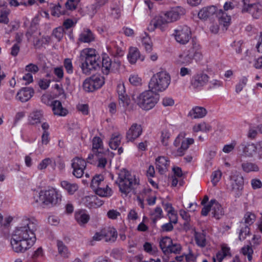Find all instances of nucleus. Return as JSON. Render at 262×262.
<instances>
[{
  "instance_id": "bb28decb",
  "label": "nucleus",
  "mask_w": 262,
  "mask_h": 262,
  "mask_svg": "<svg viewBox=\"0 0 262 262\" xmlns=\"http://www.w3.org/2000/svg\"><path fill=\"white\" fill-rule=\"evenodd\" d=\"M93 191L96 194L101 197H108L112 194V190L106 183Z\"/></svg>"
},
{
  "instance_id": "c85d7f7f",
  "label": "nucleus",
  "mask_w": 262,
  "mask_h": 262,
  "mask_svg": "<svg viewBox=\"0 0 262 262\" xmlns=\"http://www.w3.org/2000/svg\"><path fill=\"white\" fill-rule=\"evenodd\" d=\"M230 183L232 189H238L243 184V179L239 175L234 174L230 177Z\"/></svg>"
},
{
  "instance_id": "72a5a7b5",
  "label": "nucleus",
  "mask_w": 262,
  "mask_h": 262,
  "mask_svg": "<svg viewBox=\"0 0 262 262\" xmlns=\"http://www.w3.org/2000/svg\"><path fill=\"white\" fill-rule=\"evenodd\" d=\"M121 139V137L119 133H116L113 134L109 142L111 148L114 150L116 149L120 144Z\"/></svg>"
},
{
  "instance_id": "f704fd0d",
  "label": "nucleus",
  "mask_w": 262,
  "mask_h": 262,
  "mask_svg": "<svg viewBox=\"0 0 262 262\" xmlns=\"http://www.w3.org/2000/svg\"><path fill=\"white\" fill-rule=\"evenodd\" d=\"M194 239L196 245L203 248L206 245V235L203 232H194Z\"/></svg>"
},
{
  "instance_id": "2f4dec72",
  "label": "nucleus",
  "mask_w": 262,
  "mask_h": 262,
  "mask_svg": "<svg viewBox=\"0 0 262 262\" xmlns=\"http://www.w3.org/2000/svg\"><path fill=\"white\" fill-rule=\"evenodd\" d=\"M127 57L130 63H135L137 60L140 57V53L139 50L136 47L130 48Z\"/></svg>"
},
{
  "instance_id": "aec40b11",
  "label": "nucleus",
  "mask_w": 262,
  "mask_h": 262,
  "mask_svg": "<svg viewBox=\"0 0 262 262\" xmlns=\"http://www.w3.org/2000/svg\"><path fill=\"white\" fill-rule=\"evenodd\" d=\"M218 9L214 6L204 7L198 13V17L201 19L205 20L208 18L215 15H216Z\"/></svg>"
},
{
  "instance_id": "dca6fc26",
  "label": "nucleus",
  "mask_w": 262,
  "mask_h": 262,
  "mask_svg": "<svg viewBox=\"0 0 262 262\" xmlns=\"http://www.w3.org/2000/svg\"><path fill=\"white\" fill-rule=\"evenodd\" d=\"M185 13V9L181 7H176L166 12L170 23L179 19Z\"/></svg>"
},
{
  "instance_id": "423d86ee",
  "label": "nucleus",
  "mask_w": 262,
  "mask_h": 262,
  "mask_svg": "<svg viewBox=\"0 0 262 262\" xmlns=\"http://www.w3.org/2000/svg\"><path fill=\"white\" fill-rule=\"evenodd\" d=\"M170 82V76L165 72H160L151 78L148 88L154 92H161L167 88Z\"/></svg>"
},
{
  "instance_id": "ea45409f",
  "label": "nucleus",
  "mask_w": 262,
  "mask_h": 262,
  "mask_svg": "<svg viewBox=\"0 0 262 262\" xmlns=\"http://www.w3.org/2000/svg\"><path fill=\"white\" fill-rule=\"evenodd\" d=\"M243 170L246 172H250L252 171H257L259 170V168L255 164L246 162L242 164Z\"/></svg>"
},
{
  "instance_id": "4be33fe9",
  "label": "nucleus",
  "mask_w": 262,
  "mask_h": 262,
  "mask_svg": "<svg viewBox=\"0 0 262 262\" xmlns=\"http://www.w3.org/2000/svg\"><path fill=\"white\" fill-rule=\"evenodd\" d=\"M82 203L89 208H97L102 205V202L96 195L86 196L83 198Z\"/></svg>"
},
{
  "instance_id": "bf43d9fd",
  "label": "nucleus",
  "mask_w": 262,
  "mask_h": 262,
  "mask_svg": "<svg viewBox=\"0 0 262 262\" xmlns=\"http://www.w3.org/2000/svg\"><path fill=\"white\" fill-rule=\"evenodd\" d=\"M236 143L235 141H233L229 144H226L223 148V151L225 153L228 154L233 150Z\"/></svg>"
},
{
  "instance_id": "052dcab7",
  "label": "nucleus",
  "mask_w": 262,
  "mask_h": 262,
  "mask_svg": "<svg viewBox=\"0 0 262 262\" xmlns=\"http://www.w3.org/2000/svg\"><path fill=\"white\" fill-rule=\"evenodd\" d=\"M108 0H96L95 4L91 6L93 13L96 12V8H100L107 3Z\"/></svg>"
},
{
  "instance_id": "79ce46f5",
  "label": "nucleus",
  "mask_w": 262,
  "mask_h": 262,
  "mask_svg": "<svg viewBox=\"0 0 262 262\" xmlns=\"http://www.w3.org/2000/svg\"><path fill=\"white\" fill-rule=\"evenodd\" d=\"M52 89L56 97L62 96L63 97H66V94L62 84L55 83L52 86Z\"/></svg>"
},
{
  "instance_id": "cd10ccee",
  "label": "nucleus",
  "mask_w": 262,
  "mask_h": 262,
  "mask_svg": "<svg viewBox=\"0 0 262 262\" xmlns=\"http://www.w3.org/2000/svg\"><path fill=\"white\" fill-rule=\"evenodd\" d=\"M249 11L254 17L258 18L262 12V6L259 4H250L246 9V12Z\"/></svg>"
},
{
  "instance_id": "20e7f679",
  "label": "nucleus",
  "mask_w": 262,
  "mask_h": 262,
  "mask_svg": "<svg viewBox=\"0 0 262 262\" xmlns=\"http://www.w3.org/2000/svg\"><path fill=\"white\" fill-rule=\"evenodd\" d=\"M62 195L58 190L54 187H49L48 189L40 191L38 199L36 200L45 205H55L61 202Z\"/></svg>"
},
{
  "instance_id": "ddd939ff",
  "label": "nucleus",
  "mask_w": 262,
  "mask_h": 262,
  "mask_svg": "<svg viewBox=\"0 0 262 262\" xmlns=\"http://www.w3.org/2000/svg\"><path fill=\"white\" fill-rule=\"evenodd\" d=\"M72 167L73 169V175L78 178H81L86 167V162L80 157H75L72 160Z\"/></svg>"
},
{
  "instance_id": "37998d69",
  "label": "nucleus",
  "mask_w": 262,
  "mask_h": 262,
  "mask_svg": "<svg viewBox=\"0 0 262 262\" xmlns=\"http://www.w3.org/2000/svg\"><path fill=\"white\" fill-rule=\"evenodd\" d=\"M150 215L152 220L155 222L157 220L163 217V210L160 207H157L150 213Z\"/></svg>"
},
{
  "instance_id": "2eb2a0df",
  "label": "nucleus",
  "mask_w": 262,
  "mask_h": 262,
  "mask_svg": "<svg viewBox=\"0 0 262 262\" xmlns=\"http://www.w3.org/2000/svg\"><path fill=\"white\" fill-rule=\"evenodd\" d=\"M142 133V128L141 125L134 123L126 132V138L127 141L133 142L139 138Z\"/></svg>"
},
{
  "instance_id": "774afa93",
  "label": "nucleus",
  "mask_w": 262,
  "mask_h": 262,
  "mask_svg": "<svg viewBox=\"0 0 262 262\" xmlns=\"http://www.w3.org/2000/svg\"><path fill=\"white\" fill-rule=\"evenodd\" d=\"M162 103L165 107L171 106L174 103V100L169 97H165L162 99Z\"/></svg>"
},
{
  "instance_id": "a19ab883",
  "label": "nucleus",
  "mask_w": 262,
  "mask_h": 262,
  "mask_svg": "<svg viewBox=\"0 0 262 262\" xmlns=\"http://www.w3.org/2000/svg\"><path fill=\"white\" fill-rule=\"evenodd\" d=\"M128 80L129 83L134 86H140L142 83V78L136 73L130 74Z\"/></svg>"
},
{
  "instance_id": "1a4fd4ad",
  "label": "nucleus",
  "mask_w": 262,
  "mask_h": 262,
  "mask_svg": "<svg viewBox=\"0 0 262 262\" xmlns=\"http://www.w3.org/2000/svg\"><path fill=\"white\" fill-rule=\"evenodd\" d=\"M172 36L178 44L185 45L191 38V31L186 25H179L173 30Z\"/></svg>"
},
{
  "instance_id": "69168bd1",
  "label": "nucleus",
  "mask_w": 262,
  "mask_h": 262,
  "mask_svg": "<svg viewBox=\"0 0 262 262\" xmlns=\"http://www.w3.org/2000/svg\"><path fill=\"white\" fill-rule=\"evenodd\" d=\"M144 250L147 253L153 254L155 252L156 248L153 247L152 244L148 242H146L143 245Z\"/></svg>"
},
{
  "instance_id": "c03bdc74",
  "label": "nucleus",
  "mask_w": 262,
  "mask_h": 262,
  "mask_svg": "<svg viewBox=\"0 0 262 262\" xmlns=\"http://www.w3.org/2000/svg\"><path fill=\"white\" fill-rule=\"evenodd\" d=\"M10 13L9 9L2 10L0 11V24L7 25L9 23L8 15Z\"/></svg>"
},
{
  "instance_id": "6ab92c4d",
  "label": "nucleus",
  "mask_w": 262,
  "mask_h": 262,
  "mask_svg": "<svg viewBox=\"0 0 262 262\" xmlns=\"http://www.w3.org/2000/svg\"><path fill=\"white\" fill-rule=\"evenodd\" d=\"M34 90L31 88H25L20 90L17 93L16 98L23 102H27L33 96Z\"/></svg>"
},
{
  "instance_id": "4c0bfd02",
  "label": "nucleus",
  "mask_w": 262,
  "mask_h": 262,
  "mask_svg": "<svg viewBox=\"0 0 262 262\" xmlns=\"http://www.w3.org/2000/svg\"><path fill=\"white\" fill-rule=\"evenodd\" d=\"M42 114L39 111L34 112L29 116V122L31 124L35 125L40 122Z\"/></svg>"
},
{
  "instance_id": "393cba45",
  "label": "nucleus",
  "mask_w": 262,
  "mask_h": 262,
  "mask_svg": "<svg viewBox=\"0 0 262 262\" xmlns=\"http://www.w3.org/2000/svg\"><path fill=\"white\" fill-rule=\"evenodd\" d=\"M207 114L206 110L200 106L193 107L189 113V115L193 119L201 118L205 117Z\"/></svg>"
},
{
  "instance_id": "49530a36",
  "label": "nucleus",
  "mask_w": 262,
  "mask_h": 262,
  "mask_svg": "<svg viewBox=\"0 0 262 262\" xmlns=\"http://www.w3.org/2000/svg\"><path fill=\"white\" fill-rule=\"evenodd\" d=\"M171 240L172 239L168 236L163 237L160 239L159 241V246L163 252L166 247L171 244Z\"/></svg>"
},
{
  "instance_id": "5fc2aeb1",
  "label": "nucleus",
  "mask_w": 262,
  "mask_h": 262,
  "mask_svg": "<svg viewBox=\"0 0 262 262\" xmlns=\"http://www.w3.org/2000/svg\"><path fill=\"white\" fill-rule=\"evenodd\" d=\"M117 92L118 93V96L126 94L124 83L121 79H120L118 82Z\"/></svg>"
},
{
  "instance_id": "864d4df0",
  "label": "nucleus",
  "mask_w": 262,
  "mask_h": 262,
  "mask_svg": "<svg viewBox=\"0 0 262 262\" xmlns=\"http://www.w3.org/2000/svg\"><path fill=\"white\" fill-rule=\"evenodd\" d=\"M256 219L254 214L250 212H247L244 216V220L246 223L251 225L254 223Z\"/></svg>"
},
{
  "instance_id": "f03ea898",
  "label": "nucleus",
  "mask_w": 262,
  "mask_h": 262,
  "mask_svg": "<svg viewBox=\"0 0 262 262\" xmlns=\"http://www.w3.org/2000/svg\"><path fill=\"white\" fill-rule=\"evenodd\" d=\"M81 62V69L83 74L89 75L99 67V57L96 50L93 48H85L79 54Z\"/></svg>"
},
{
  "instance_id": "b1692460",
  "label": "nucleus",
  "mask_w": 262,
  "mask_h": 262,
  "mask_svg": "<svg viewBox=\"0 0 262 262\" xmlns=\"http://www.w3.org/2000/svg\"><path fill=\"white\" fill-rule=\"evenodd\" d=\"M78 40L81 42L90 43L94 41L95 36L90 29H86L80 33Z\"/></svg>"
},
{
  "instance_id": "603ef678",
  "label": "nucleus",
  "mask_w": 262,
  "mask_h": 262,
  "mask_svg": "<svg viewBox=\"0 0 262 262\" xmlns=\"http://www.w3.org/2000/svg\"><path fill=\"white\" fill-rule=\"evenodd\" d=\"M52 163V160L49 158H46L42 160L38 165L37 168L39 170H42L46 169L48 165Z\"/></svg>"
},
{
  "instance_id": "6e6d98bb",
  "label": "nucleus",
  "mask_w": 262,
  "mask_h": 262,
  "mask_svg": "<svg viewBox=\"0 0 262 262\" xmlns=\"http://www.w3.org/2000/svg\"><path fill=\"white\" fill-rule=\"evenodd\" d=\"M222 177V172L220 170L214 171L212 174L211 182L215 186L220 181Z\"/></svg>"
},
{
  "instance_id": "9d476101",
  "label": "nucleus",
  "mask_w": 262,
  "mask_h": 262,
  "mask_svg": "<svg viewBox=\"0 0 262 262\" xmlns=\"http://www.w3.org/2000/svg\"><path fill=\"white\" fill-rule=\"evenodd\" d=\"M105 82L104 78L100 75H93L87 78L83 82V89L87 92H92L100 89Z\"/></svg>"
},
{
  "instance_id": "680f3d73",
  "label": "nucleus",
  "mask_w": 262,
  "mask_h": 262,
  "mask_svg": "<svg viewBox=\"0 0 262 262\" xmlns=\"http://www.w3.org/2000/svg\"><path fill=\"white\" fill-rule=\"evenodd\" d=\"M247 82V79L246 77H243L239 83L236 85L235 91L237 93H239L244 88V87L246 85Z\"/></svg>"
},
{
  "instance_id": "e433bc0d",
  "label": "nucleus",
  "mask_w": 262,
  "mask_h": 262,
  "mask_svg": "<svg viewBox=\"0 0 262 262\" xmlns=\"http://www.w3.org/2000/svg\"><path fill=\"white\" fill-rule=\"evenodd\" d=\"M106 182L104 181L103 177L101 175H97L93 178L91 181V187L94 190L100 186H102Z\"/></svg>"
},
{
  "instance_id": "a211bd4d",
  "label": "nucleus",
  "mask_w": 262,
  "mask_h": 262,
  "mask_svg": "<svg viewBox=\"0 0 262 262\" xmlns=\"http://www.w3.org/2000/svg\"><path fill=\"white\" fill-rule=\"evenodd\" d=\"M209 77L206 74H198L193 76L191 84L194 88H198L205 85L209 81Z\"/></svg>"
},
{
  "instance_id": "6e6552de",
  "label": "nucleus",
  "mask_w": 262,
  "mask_h": 262,
  "mask_svg": "<svg viewBox=\"0 0 262 262\" xmlns=\"http://www.w3.org/2000/svg\"><path fill=\"white\" fill-rule=\"evenodd\" d=\"M186 134L185 132L181 133L175 139L173 145L176 149H173L172 154L174 156H183L190 145L194 143L192 138H186Z\"/></svg>"
},
{
  "instance_id": "4468645a",
  "label": "nucleus",
  "mask_w": 262,
  "mask_h": 262,
  "mask_svg": "<svg viewBox=\"0 0 262 262\" xmlns=\"http://www.w3.org/2000/svg\"><path fill=\"white\" fill-rule=\"evenodd\" d=\"M119 64L113 62L108 57H103L102 62V72L103 74L107 75L110 73L118 70Z\"/></svg>"
},
{
  "instance_id": "4d7b16f0",
  "label": "nucleus",
  "mask_w": 262,
  "mask_h": 262,
  "mask_svg": "<svg viewBox=\"0 0 262 262\" xmlns=\"http://www.w3.org/2000/svg\"><path fill=\"white\" fill-rule=\"evenodd\" d=\"M210 31L213 34H216L219 31V26L216 22L211 20L208 25Z\"/></svg>"
},
{
  "instance_id": "f257e3e1",
  "label": "nucleus",
  "mask_w": 262,
  "mask_h": 262,
  "mask_svg": "<svg viewBox=\"0 0 262 262\" xmlns=\"http://www.w3.org/2000/svg\"><path fill=\"white\" fill-rule=\"evenodd\" d=\"M37 222L34 219H25L20 226L14 231L11 239L13 250L17 253L24 252L35 244Z\"/></svg>"
},
{
  "instance_id": "8fccbe9b",
  "label": "nucleus",
  "mask_w": 262,
  "mask_h": 262,
  "mask_svg": "<svg viewBox=\"0 0 262 262\" xmlns=\"http://www.w3.org/2000/svg\"><path fill=\"white\" fill-rule=\"evenodd\" d=\"M63 66L68 74H71L73 73V66L71 59H64L63 61Z\"/></svg>"
},
{
  "instance_id": "09e8293b",
  "label": "nucleus",
  "mask_w": 262,
  "mask_h": 262,
  "mask_svg": "<svg viewBox=\"0 0 262 262\" xmlns=\"http://www.w3.org/2000/svg\"><path fill=\"white\" fill-rule=\"evenodd\" d=\"M130 100L128 95L126 94L119 96V103L123 107H126L129 105Z\"/></svg>"
},
{
  "instance_id": "473e14b6",
  "label": "nucleus",
  "mask_w": 262,
  "mask_h": 262,
  "mask_svg": "<svg viewBox=\"0 0 262 262\" xmlns=\"http://www.w3.org/2000/svg\"><path fill=\"white\" fill-rule=\"evenodd\" d=\"M75 217L76 221L80 225L86 224L90 220L89 215L82 211L76 212Z\"/></svg>"
},
{
  "instance_id": "5701e85b",
  "label": "nucleus",
  "mask_w": 262,
  "mask_h": 262,
  "mask_svg": "<svg viewBox=\"0 0 262 262\" xmlns=\"http://www.w3.org/2000/svg\"><path fill=\"white\" fill-rule=\"evenodd\" d=\"M51 106L54 115L59 116H65L68 114V110L64 107L59 100L52 102Z\"/></svg>"
},
{
  "instance_id": "13d9d810",
  "label": "nucleus",
  "mask_w": 262,
  "mask_h": 262,
  "mask_svg": "<svg viewBox=\"0 0 262 262\" xmlns=\"http://www.w3.org/2000/svg\"><path fill=\"white\" fill-rule=\"evenodd\" d=\"M219 251L225 254V256L231 257L230 248L226 244L223 243L221 245V250Z\"/></svg>"
},
{
  "instance_id": "f3484780",
  "label": "nucleus",
  "mask_w": 262,
  "mask_h": 262,
  "mask_svg": "<svg viewBox=\"0 0 262 262\" xmlns=\"http://www.w3.org/2000/svg\"><path fill=\"white\" fill-rule=\"evenodd\" d=\"M216 17L217 18L219 24L226 30L230 25L231 17L222 9H218Z\"/></svg>"
},
{
  "instance_id": "3c124183",
  "label": "nucleus",
  "mask_w": 262,
  "mask_h": 262,
  "mask_svg": "<svg viewBox=\"0 0 262 262\" xmlns=\"http://www.w3.org/2000/svg\"><path fill=\"white\" fill-rule=\"evenodd\" d=\"M25 71L32 74H36L39 71L38 67L33 63H30L25 67Z\"/></svg>"
},
{
  "instance_id": "c756f323",
  "label": "nucleus",
  "mask_w": 262,
  "mask_h": 262,
  "mask_svg": "<svg viewBox=\"0 0 262 262\" xmlns=\"http://www.w3.org/2000/svg\"><path fill=\"white\" fill-rule=\"evenodd\" d=\"M257 146L254 144H248L243 149V155L247 157H252L257 154Z\"/></svg>"
},
{
  "instance_id": "de8ad7c7",
  "label": "nucleus",
  "mask_w": 262,
  "mask_h": 262,
  "mask_svg": "<svg viewBox=\"0 0 262 262\" xmlns=\"http://www.w3.org/2000/svg\"><path fill=\"white\" fill-rule=\"evenodd\" d=\"M64 34V30L63 27H59L53 31V35L57 39L58 41L61 40Z\"/></svg>"
},
{
  "instance_id": "338daca9",
  "label": "nucleus",
  "mask_w": 262,
  "mask_h": 262,
  "mask_svg": "<svg viewBox=\"0 0 262 262\" xmlns=\"http://www.w3.org/2000/svg\"><path fill=\"white\" fill-rule=\"evenodd\" d=\"M38 83L40 89L42 90H46L50 85V80L46 79H40L38 81Z\"/></svg>"
},
{
  "instance_id": "7ed1b4c3",
  "label": "nucleus",
  "mask_w": 262,
  "mask_h": 262,
  "mask_svg": "<svg viewBox=\"0 0 262 262\" xmlns=\"http://www.w3.org/2000/svg\"><path fill=\"white\" fill-rule=\"evenodd\" d=\"M139 179L135 174L126 169L120 171L118 177V185L120 191L126 195L132 191L134 185L138 184Z\"/></svg>"
},
{
  "instance_id": "9b49d317",
  "label": "nucleus",
  "mask_w": 262,
  "mask_h": 262,
  "mask_svg": "<svg viewBox=\"0 0 262 262\" xmlns=\"http://www.w3.org/2000/svg\"><path fill=\"white\" fill-rule=\"evenodd\" d=\"M211 210L213 216L216 219H220L224 215L223 208L215 200H211L208 205H205L202 209L201 214L206 216Z\"/></svg>"
},
{
  "instance_id": "7c9ffc66",
  "label": "nucleus",
  "mask_w": 262,
  "mask_h": 262,
  "mask_svg": "<svg viewBox=\"0 0 262 262\" xmlns=\"http://www.w3.org/2000/svg\"><path fill=\"white\" fill-rule=\"evenodd\" d=\"M211 125L205 122H201L199 123L195 124L192 127V130L195 133L199 132L207 133L211 130Z\"/></svg>"
},
{
  "instance_id": "a878e982",
  "label": "nucleus",
  "mask_w": 262,
  "mask_h": 262,
  "mask_svg": "<svg viewBox=\"0 0 262 262\" xmlns=\"http://www.w3.org/2000/svg\"><path fill=\"white\" fill-rule=\"evenodd\" d=\"M104 238L106 241H114L117 236V231L113 227H106L102 229Z\"/></svg>"
},
{
  "instance_id": "0e129e2a",
  "label": "nucleus",
  "mask_w": 262,
  "mask_h": 262,
  "mask_svg": "<svg viewBox=\"0 0 262 262\" xmlns=\"http://www.w3.org/2000/svg\"><path fill=\"white\" fill-rule=\"evenodd\" d=\"M120 215V213L115 209L110 210L107 213V217L112 220L117 219Z\"/></svg>"
},
{
  "instance_id": "39448f33",
  "label": "nucleus",
  "mask_w": 262,
  "mask_h": 262,
  "mask_svg": "<svg viewBox=\"0 0 262 262\" xmlns=\"http://www.w3.org/2000/svg\"><path fill=\"white\" fill-rule=\"evenodd\" d=\"M135 101L140 108L147 111L152 108L158 103L159 96L149 89L140 94Z\"/></svg>"
},
{
  "instance_id": "0eeeda50",
  "label": "nucleus",
  "mask_w": 262,
  "mask_h": 262,
  "mask_svg": "<svg viewBox=\"0 0 262 262\" xmlns=\"http://www.w3.org/2000/svg\"><path fill=\"white\" fill-rule=\"evenodd\" d=\"M201 53L197 47H192L188 50H185L175 57V62L177 64L188 66L193 60L200 59Z\"/></svg>"
},
{
  "instance_id": "a18cd8bd",
  "label": "nucleus",
  "mask_w": 262,
  "mask_h": 262,
  "mask_svg": "<svg viewBox=\"0 0 262 262\" xmlns=\"http://www.w3.org/2000/svg\"><path fill=\"white\" fill-rule=\"evenodd\" d=\"M57 247L59 253L64 257H68L69 255V252L66 246L62 242H57Z\"/></svg>"
},
{
  "instance_id": "58836bf2",
  "label": "nucleus",
  "mask_w": 262,
  "mask_h": 262,
  "mask_svg": "<svg viewBox=\"0 0 262 262\" xmlns=\"http://www.w3.org/2000/svg\"><path fill=\"white\" fill-rule=\"evenodd\" d=\"M241 253L247 256L249 261H251L253 258V250L251 245H246L242 248Z\"/></svg>"
},
{
  "instance_id": "c9c22d12",
  "label": "nucleus",
  "mask_w": 262,
  "mask_h": 262,
  "mask_svg": "<svg viewBox=\"0 0 262 262\" xmlns=\"http://www.w3.org/2000/svg\"><path fill=\"white\" fill-rule=\"evenodd\" d=\"M61 187L64 189L69 194H73L78 189V186L74 183H70L67 181L61 182Z\"/></svg>"
},
{
  "instance_id": "412c9836",
  "label": "nucleus",
  "mask_w": 262,
  "mask_h": 262,
  "mask_svg": "<svg viewBox=\"0 0 262 262\" xmlns=\"http://www.w3.org/2000/svg\"><path fill=\"white\" fill-rule=\"evenodd\" d=\"M169 164V160L164 156H159L156 159V168L161 173H163L167 170Z\"/></svg>"
},
{
  "instance_id": "e2e57ef3",
  "label": "nucleus",
  "mask_w": 262,
  "mask_h": 262,
  "mask_svg": "<svg viewBox=\"0 0 262 262\" xmlns=\"http://www.w3.org/2000/svg\"><path fill=\"white\" fill-rule=\"evenodd\" d=\"M222 86V82L217 79H213L209 83L208 88L214 89Z\"/></svg>"
},
{
  "instance_id": "f8f14e48",
  "label": "nucleus",
  "mask_w": 262,
  "mask_h": 262,
  "mask_svg": "<svg viewBox=\"0 0 262 262\" xmlns=\"http://www.w3.org/2000/svg\"><path fill=\"white\" fill-rule=\"evenodd\" d=\"M170 23L166 12L156 15L150 21L147 29L149 32L154 31L157 28L164 30V26Z\"/></svg>"
}]
</instances>
